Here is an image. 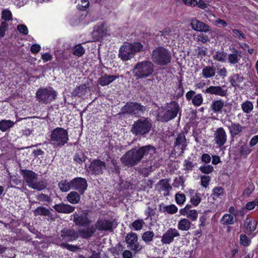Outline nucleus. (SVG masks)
Instances as JSON below:
<instances>
[{
  "label": "nucleus",
  "mask_w": 258,
  "mask_h": 258,
  "mask_svg": "<svg viewBox=\"0 0 258 258\" xmlns=\"http://www.w3.org/2000/svg\"><path fill=\"white\" fill-rule=\"evenodd\" d=\"M155 150V148L150 145L143 146L138 149L134 148L126 152L120 160L125 166L133 167L138 165L145 157L153 154Z\"/></svg>",
  "instance_id": "1"
},
{
  "label": "nucleus",
  "mask_w": 258,
  "mask_h": 258,
  "mask_svg": "<svg viewBox=\"0 0 258 258\" xmlns=\"http://www.w3.org/2000/svg\"><path fill=\"white\" fill-rule=\"evenodd\" d=\"M181 107L176 101H171L167 103L165 106H161L159 109L156 118L158 121L162 122H167L174 119L179 113V117L181 116Z\"/></svg>",
  "instance_id": "2"
},
{
  "label": "nucleus",
  "mask_w": 258,
  "mask_h": 258,
  "mask_svg": "<svg viewBox=\"0 0 258 258\" xmlns=\"http://www.w3.org/2000/svg\"><path fill=\"white\" fill-rule=\"evenodd\" d=\"M20 173L29 187L39 191L42 190L46 188V181L41 180L38 182L35 181L37 179L38 175L34 171L26 169H20Z\"/></svg>",
  "instance_id": "3"
},
{
  "label": "nucleus",
  "mask_w": 258,
  "mask_h": 258,
  "mask_svg": "<svg viewBox=\"0 0 258 258\" xmlns=\"http://www.w3.org/2000/svg\"><path fill=\"white\" fill-rule=\"evenodd\" d=\"M143 45L139 42H124L119 48L118 57L123 61L132 58L136 53L143 51Z\"/></svg>",
  "instance_id": "4"
},
{
  "label": "nucleus",
  "mask_w": 258,
  "mask_h": 258,
  "mask_svg": "<svg viewBox=\"0 0 258 258\" xmlns=\"http://www.w3.org/2000/svg\"><path fill=\"white\" fill-rule=\"evenodd\" d=\"M49 137L50 144L55 148H62L69 140L68 131L61 127L52 130Z\"/></svg>",
  "instance_id": "5"
},
{
  "label": "nucleus",
  "mask_w": 258,
  "mask_h": 258,
  "mask_svg": "<svg viewBox=\"0 0 258 258\" xmlns=\"http://www.w3.org/2000/svg\"><path fill=\"white\" fill-rule=\"evenodd\" d=\"M151 58L157 65L165 66L171 61V52L163 46H158L153 50Z\"/></svg>",
  "instance_id": "6"
},
{
  "label": "nucleus",
  "mask_w": 258,
  "mask_h": 258,
  "mask_svg": "<svg viewBox=\"0 0 258 258\" xmlns=\"http://www.w3.org/2000/svg\"><path fill=\"white\" fill-rule=\"evenodd\" d=\"M154 65L149 60H143L136 64L133 69L134 76L137 79H145L152 76Z\"/></svg>",
  "instance_id": "7"
},
{
  "label": "nucleus",
  "mask_w": 258,
  "mask_h": 258,
  "mask_svg": "<svg viewBox=\"0 0 258 258\" xmlns=\"http://www.w3.org/2000/svg\"><path fill=\"white\" fill-rule=\"evenodd\" d=\"M152 124L148 118H140L132 125L131 132L136 136H144L151 131Z\"/></svg>",
  "instance_id": "8"
},
{
  "label": "nucleus",
  "mask_w": 258,
  "mask_h": 258,
  "mask_svg": "<svg viewBox=\"0 0 258 258\" xmlns=\"http://www.w3.org/2000/svg\"><path fill=\"white\" fill-rule=\"evenodd\" d=\"M57 93L52 87H40L36 91V99L39 103L47 104L54 100Z\"/></svg>",
  "instance_id": "9"
},
{
  "label": "nucleus",
  "mask_w": 258,
  "mask_h": 258,
  "mask_svg": "<svg viewBox=\"0 0 258 258\" xmlns=\"http://www.w3.org/2000/svg\"><path fill=\"white\" fill-rule=\"evenodd\" d=\"M145 107L137 102H127L120 109L119 115H138L140 112H144Z\"/></svg>",
  "instance_id": "10"
},
{
  "label": "nucleus",
  "mask_w": 258,
  "mask_h": 258,
  "mask_svg": "<svg viewBox=\"0 0 258 258\" xmlns=\"http://www.w3.org/2000/svg\"><path fill=\"white\" fill-rule=\"evenodd\" d=\"M90 210H83L79 212H75L73 214V222L76 226L88 227L92 223V220L89 217Z\"/></svg>",
  "instance_id": "11"
},
{
  "label": "nucleus",
  "mask_w": 258,
  "mask_h": 258,
  "mask_svg": "<svg viewBox=\"0 0 258 258\" xmlns=\"http://www.w3.org/2000/svg\"><path fill=\"white\" fill-rule=\"evenodd\" d=\"M72 189L77 190L80 195H83L87 189L88 184L85 178L77 177L70 181Z\"/></svg>",
  "instance_id": "12"
},
{
  "label": "nucleus",
  "mask_w": 258,
  "mask_h": 258,
  "mask_svg": "<svg viewBox=\"0 0 258 258\" xmlns=\"http://www.w3.org/2000/svg\"><path fill=\"white\" fill-rule=\"evenodd\" d=\"M114 222V219H99L96 221L95 226L97 229L100 231L112 232L113 231Z\"/></svg>",
  "instance_id": "13"
},
{
  "label": "nucleus",
  "mask_w": 258,
  "mask_h": 258,
  "mask_svg": "<svg viewBox=\"0 0 258 258\" xmlns=\"http://www.w3.org/2000/svg\"><path fill=\"white\" fill-rule=\"evenodd\" d=\"M60 236L65 242H72L79 238V233L74 229L64 228L60 231Z\"/></svg>",
  "instance_id": "14"
},
{
  "label": "nucleus",
  "mask_w": 258,
  "mask_h": 258,
  "mask_svg": "<svg viewBox=\"0 0 258 258\" xmlns=\"http://www.w3.org/2000/svg\"><path fill=\"white\" fill-rule=\"evenodd\" d=\"M179 236L180 234L177 229L170 228L163 233L161 237V242L163 244H170L174 241L175 237Z\"/></svg>",
  "instance_id": "15"
},
{
  "label": "nucleus",
  "mask_w": 258,
  "mask_h": 258,
  "mask_svg": "<svg viewBox=\"0 0 258 258\" xmlns=\"http://www.w3.org/2000/svg\"><path fill=\"white\" fill-rule=\"evenodd\" d=\"M89 170L95 175L102 174L106 168V164L99 159H94L89 166Z\"/></svg>",
  "instance_id": "16"
},
{
  "label": "nucleus",
  "mask_w": 258,
  "mask_h": 258,
  "mask_svg": "<svg viewBox=\"0 0 258 258\" xmlns=\"http://www.w3.org/2000/svg\"><path fill=\"white\" fill-rule=\"evenodd\" d=\"M187 101L191 100L192 104L196 107L201 106L203 102V97L201 94H196V92L193 90L188 91L185 94Z\"/></svg>",
  "instance_id": "17"
},
{
  "label": "nucleus",
  "mask_w": 258,
  "mask_h": 258,
  "mask_svg": "<svg viewBox=\"0 0 258 258\" xmlns=\"http://www.w3.org/2000/svg\"><path fill=\"white\" fill-rule=\"evenodd\" d=\"M215 144L219 147L224 146L227 141V135L222 127L218 128L214 133Z\"/></svg>",
  "instance_id": "18"
},
{
  "label": "nucleus",
  "mask_w": 258,
  "mask_h": 258,
  "mask_svg": "<svg viewBox=\"0 0 258 258\" xmlns=\"http://www.w3.org/2000/svg\"><path fill=\"white\" fill-rule=\"evenodd\" d=\"M203 92L206 94L215 95L221 97H225L227 95V89L224 90L220 86H210L207 87Z\"/></svg>",
  "instance_id": "19"
},
{
  "label": "nucleus",
  "mask_w": 258,
  "mask_h": 258,
  "mask_svg": "<svg viewBox=\"0 0 258 258\" xmlns=\"http://www.w3.org/2000/svg\"><path fill=\"white\" fill-rule=\"evenodd\" d=\"M125 241L132 250L135 251L138 250V235L136 233L132 232L128 233L125 237Z\"/></svg>",
  "instance_id": "20"
},
{
  "label": "nucleus",
  "mask_w": 258,
  "mask_h": 258,
  "mask_svg": "<svg viewBox=\"0 0 258 258\" xmlns=\"http://www.w3.org/2000/svg\"><path fill=\"white\" fill-rule=\"evenodd\" d=\"M257 225V222L255 220L247 217L244 222L243 231L248 235H251L255 230Z\"/></svg>",
  "instance_id": "21"
},
{
  "label": "nucleus",
  "mask_w": 258,
  "mask_h": 258,
  "mask_svg": "<svg viewBox=\"0 0 258 258\" xmlns=\"http://www.w3.org/2000/svg\"><path fill=\"white\" fill-rule=\"evenodd\" d=\"M225 106V102L221 99L213 101L211 104V108L213 112L217 114L222 113L223 112L227 113L226 110L224 109Z\"/></svg>",
  "instance_id": "22"
},
{
  "label": "nucleus",
  "mask_w": 258,
  "mask_h": 258,
  "mask_svg": "<svg viewBox=\"0 0 258 258\" xmlns=\"http://www.w3.org/2000/svg\"><path fill=\"white\" fill-rule=\"evenodd\" d=\"M190 25L192 28L197 31L207 32L211 30L208 25L196 19L191 20Z\"/></svg>",
  "instance_id": "23"
},
{
  "label": "nucleus",
  "mask_w": 258,
  "mask_h": 258,
  "mask_svg": "<svg viewBox=\"0 0 258 258\" xmlns=\"http://www.w3.org/2000/svg\"><path fill=\"white\" fill-rule=\"evenodd\" d=\"M232 53L227 55L228 62L231 65H235L238 63L241 57V51L235 48L232 47L230 49Z\"/></svg>",
  "instance_id": "24"
},
{
  "label": "nucleus",
  "mask_w": 258,
  "mask_h": 258,
  "mask_svg": "<svg viewBox=\"0 0 258 258\" xmlns=\"http://www.w3.org/2000/svg\"><path fill=\"white\" fill-rule=\"evenodd\" d=\"M53 208L59 213L70 214L75 210L74 206L63 203L55 204L53 206Z\"/></svg>",
  "instance_id": "25"
},
{
  "label": "nucleus",
  "mask_w": 258,
  "mask_h": 258,
  "mask_svg": "<svg viewBox=\"0 0 258 258\" xmlns=\"http://www.w3.org/2000/svg\"><path fill=\"white\" fill-rule=\"evenodd\" d=\"M118 78V76L105 74L99 78L98 82L101 86H105L109 85Z\"/></svg>",
  "instance_id": "26"
},
{
  "label": "nucleus",
  "mask_w": 258,
  "mask_h": 258,
  "mask_svg": "<svg viewBox=\"0 0 258 258\" xmlns=\"http://www.w3.org/2000/svg\"><path fill=\"white\" fill-rule=\"evenodd\" d=\"M187 146L186 138L183 134H178L174 142V146L177 147L178 149L181 150V153H183Z\"/></svg>",
  "instance_id": "27"
},
{
  "label": "nucleus",
  "mask_w": 258,
  "mask_h": 258,
  "mask_svg": "<svg viewBox=\"0 0 258 258\" xmlns=\"http://www.w3.org/2000/svg\"><path fill=\"white\" fill-rule=\"evenodd\" d=\"M92 35L97 41L102 39L106 35V31L104 29V25L101 24L99 26H95L92 32Z\"/></svg>",
  "instance_id": "28"
},
{
  "label": "nucleus",
  "mask_w": 258,
  "mask_h": 258,
  "mask_svg": "<svg viewBox=\"0 0 258 258\" xmlns=\"http://www.w3.org/2000/svg\"><path fill=\"white\" fill-rule=\"evenodd\" d=\"M243 80V77L238 74H233L228 78V81L231 85L235 88L239 87V84L242 83Z\"/></svg>",
  "instance_id": "29"
},
{
  "label": "nucleus",
  "mask_w": 258,
  "mask_h": 258,
  "mask_svg": "<svg viewBox=\"0 0 258 258\" xmlns=\"http://www.w3.org/2000/svg\"><path fill=\"white\" fill-rule=\"evenodd\" d=\"M237 221V218H235L233 215L230 214H224L221 220V223L223 225H233Z\"/></svg>",
  "instance_id": "30"
},
{
  "label": "nucleus",
  "mask_w": 258,
  "mask_h": 258,
  "mask_svg": "<svg viewBox=\"0 0 258 258\" xmlns=\"http://www.w3.org/2000/svg\"><path fill=\"white\" fill-rule=\"evenodd\" d=\"M95 229L91 226L90 227H88L86 229H82L79 231V234H80V236L84 239H88L92 236L93 234L95 232Z\"/></svg>",
  "instance_id": "31"
},
{
  "label": "nucleus",
  "mask_w": 258,
  "mask_h": 258,
  "mask_svg": "<svg viewBox=\"0 0 258 258\" xmlns=\"http://www.w3.org/2000/svg\"><path fill=\"white\" fill-rule=\"evenodd\" d=\"M80 195L76 191H71L67 196L68 201L72 204H78L80 202Z\"/></svg>",
  "instance_id": "32"
},
{
  "label": "nucleus",
  "mask_w": 258,
  "mask_h": 258,
  "mask_svg": "<svg viewBox=\"0 0 258 258\" xmlns=\"http://www.w3.org/2000/svg\"><path fill=\"white\" fill-rule=\"evenodd\" d=\"M202 75L206 79L212 78L215 75V69L213 67L206 66L203 69Z\"/></svg>",
  "instance_id": "33"
},
{
  "label": "nucleus",
  "mask_w": 258,
  "mask_h": 258,
  "mask_svg": "<svg viewBox=\"0 0 258 258\" xmlns=\"http://www.w3.org/2000/svg\"><path fill=\"white\" fill-rule=\"evenodd\" d=\"M229 128L230 133L233 137L238 135L242 131V126L239 123L232 122Z\"/></svg>",
  "instance_id": "34"
},
{
  "label": "nucleus",
  "mask_w": 258,
  "mask_h": 258,
  "mask_svg": "<svg viewBox=\"0 0 258 258\" xmlns=\"http://www.w3.org/2000/svg\"><path fill=\"white\" fill-rule=\"evenodd\" d=\"M214 60L224 62H225L227 58V54L224 51L223 49L221 50L217 51L213 56Z\"/></svg>",
  "instance_id": "35"
},
{
  "label": "nucleus",
  "mask_w": 258,
  "mask_h": 258,
  "mask_svg": "<svg viewBox=\"0 0 258 258\" xmlns=\"http://www.w3.org/2000/svg\"><path fill=\"white\" fill-rule=\"evenodd\" d=\"M169 180L168 179L164 178L160 180L158 182V184L161 185V189L167 192L166 194H164V196H168L169 190L172 189V187L169 184Z\"/></svg>",
  "instance_id": "36"
},
{
  "label": "nucleus",
  "mask_w": 258,
  "mask_h": 258,
  "mask_svg": "<svg viewBox=\"0 0 258 258\" xmlns=\"http://www.w3.org/2000/svg\"><path fill=\"white\" fill-rule=\"evenodd\" d=\"M190 222L188 219L183 218L179 221L177 227L180 230L187 231L190 229Z\"/></svg>",
  "instance_id": "37"
},
{
  "label": "nucleus",
  "mask_w": 258,
  "mask_h": 258,
  "mask_svg": "<svg viewBox=\"0 0 258 258\" xmlns=\"http://www.w3.org/2000/svg\"><path fill=\"white\" fill-rule=\"evenodd\" d=\"M34 215L35 216H49L51 214L50 212L48 209L43 206L37 207L33 211Z\"/></svg>",
  "instance_id": "38"
},
{
  "label": "nucleus",
  "mask_w": 258,
  "mask_h": 258,
  "mask_svg": "<svg viewBox=\"0 0 258 258\" xmlns=\"http://www.w3.org/2000/svg\"><path fill=\"white\" fill-rule=\"evenodd\" d=\"M163 204H162V205ZM159 210L160 212H167L169 214H175L177 211L178 208L177 207L173 204L170 205L169 206H166L163 207V209L162 210L161 209V204L159 206Z\"/></svg>",
  "instance_id": "39"
},
{
  "label": "nucleus",
  "mask_w": 258,
  "mask_h": 258,
  "mask_svg": "<svg viewBox=\"0 0 258 258\" xmlns=\"http://www.w3.org/2000/svg\"><path fill=\"white\" fill-rule=\"evenodd\" d=\"M58 187L60 190L63 192H67L72 189V184L70 181L67 179L62 180L58 183Z\"/></svg>",
  "instance_id": "40"
},
{
  "label": "nucleus",
  "mask_w": 258,
  "mask_h": 258,
  "mask_svg": "<svg viewBox=\"0 0 258 258\" xmlns=\"http://www.w3.org/2000/svg\"><path fill=\"white\" fill-rule=\"evenodd\" d=\"M144 224L145 222L143 219H137L129 227L131 229H133L136 231H139L143 228Z\"/></svg>",
  "instance_id": "41"
},
{
  "label": "nucleus",
  "mask_w": 258,
  "mask_h": 258,
  "mask_svg": "<svg viewBox=\"0 0 258 258\" xmlns=\"http://www.w3.org/2000/svg\"><path fill=\"white\" fill-rule=\"evenodd\" d=\"M14 124L13 121L10 120H2L0 121V130L3 132L12 127Z\"/></svg>",
  "instance_id": "42"
},
{
  "label": "nucleus",
  "mask_w": 258,
  "mask_h": 258,
  "mask_svg": "<svg viewBox=\"0 0 258 258\" xmlns=\"http://www.w3.org/2000/svg\"><path fill=\"white\" fill-rule=\"evenodd\" d=\"M72 52L74 55L81 57L85 53V49L82 44H78L73 48Z\"/></svg>",
  "instance_id": "43"
},
{
  "label": "nucleus",
  "mask_w": 258,
  "mask_h": 258,
  "mask_svg": "<svg viewBox=\"0 0 258 258\" xmlns=\"http://www.w3.org/2000/svg\"><path fill=\"white\" fill-rule=\"evenodd\" d=\"M155 234L152 231H147L142 235V240L146 243H150L153 241Z\"/></svg>",
  "instance_id": "44"
},
{
  "label": "nucleus",
  "mask_w": 258,
  "mask_h": 258,
  "mask_svg": "<svg viewBox=\"0 0 258 258\" xmlns=\"http://www.w3.org/2000/svg\"><path fill=\"white\" fill-rule=\"evenodd\" d=\"M86 90V85H80L75 88L72 92V96H82L85 95Z\"/></svg>",
  "instance_id": "45"
},
{
  "label": "nucleus",
  "mask_w": 258,
  "mask_h": 258,
  "mask_svg": "<svg viewBox=\"0 0 258 258\" xmlns=\"http://www.w3.org/2000/svg\"><path fill=\"white\" fill-rule=\"evenodd\" d=\"M242 111L246 113H250L253 109L252 103L250 101H246L241 104Z\"/></svg>",
  "instance_id": "46"
},
{
  "label": "nucleus",
  "mask_w": 258,
  "mask_h": 258,
  "mask_svg": "<svg viewBox=\"0 0 258 258\" xmlns=\"http://www.w3.org/2000/svg\"><path fill=\"white\" fill-rule=\"evenodd\" d=\"M86 160L84 153L83 152H78L75 153L74 156V161L77 163L82 164Z\"/></svg>",
  "instance_id": "47"
},
{
  "label": "nucleus",
  "mask_w": 258,
  "mask_h": 258,
  "mask_svg": "<svg viewBox=\"0 0 258 258\" xmlns=\"http://www.w3.org/2000/svg\"><path fill=\"white\" fill-rule=\"evenodd\" d=\"M36 199L39 202L43 203L46 202L48 204L52 202V199L51 197L43 193L38 194L36 196Z\"/></svg>",
  "instance_id": "48"
},
{
  "label": "nucleus",
  "mask_w": 258,
  "mask_h": 258,
  "mask_svg": "<svg viewBox=\"0 0 258 258\" xmlns=\"http://www.w3.org/2000/svg\"><path fill=\"white\" fill-rule=\"evenodd\" d=\"M59 246L62 248L67 249V250L72 252H75L79 248L77 245L70 244L67 242H62L59 244Z\"/></svg>",
  "instance_id": "49"
},
{
  "label": "nucleus",
  "mask_w": 258,
  "mask_h": 258,
  "mask_svg": "<svg viewBox=\"0 0 258 258\" xmlns=\"http://www.w3.org/2000/svg\"><path fill=\"white\" fill-rule=\"evenodd\" d=\"M201 200L202 199L200 197L199 194L197 192L195 193V194L190 198V202L194 207L198 206L201 203Z\"/></svg>",
  "instance_id": "50"
},
{
  "label": "nucleus",
  "mask_w": 258,
  "mask_h": 258,
  "mask_svg": "<svg viewBox=\"0 0 258 258\" xmlns=\"http://www.w3.org/2000/svg\"><path fill=\"white\" fill-rule=\"evenodd\" d=\"M207 48L202 46H198V47L195 50V52L198 57H203L207 55Z\"/></svg>",
  "instance_id": "51"
},
{
  "label": "nucleus",
  "mask_w": 258,
  "mask_h": 258,
  "mask_svg": "<svg viewBox=\"0 0 258 258\" xmlns=\"http://www.w3.org/2000/svg\"><path fill=\"white\" fill-rule=\"evenodd\" d=\"M231 33L233 34V36L239 40L243 39H245L246 38L245 35L243 33V32L239 29H231Z\"/></svg>",
  "instance_id": "52"
},
{
  "label": "nucleus",
  "mask_w": 258,
  "mask_h": 258,
  "mask_svg": "<svg viewBox=\"0 0 258 258\" xmlns=\"http://www.w3.org/2000/svg\"><path fill=\"white\" fill-rule=\"evenodd\" d=\"M224 192V188L221 186H216L213 189L212 196L213 198H220L223 196Z\"/></svg>",
  "instance_id": "53"
},
{
  "label": "nucleus",
  "mask_w": 258,
  "mask_h": 258,
  "mask_svg": "<svg viewBox=\"0 0 258 258\" xmlns=\"http://www.w3.org/2000/svg\"><path fill=\"white\" fill-rule=\"evenodd\" d=\"M88 0H78L77 7L81 11H85L89 6Z\"/></svg>",
  "instance_id": "54"
},
{
  "label": "nucleus",
  "mask_w": 258,
  "mask_h": 258,
  "mask_svg": "<svg viewBox=\"0 0 258 258\" xmlns=\"http://www.w3.org/2000/svg\"><path fill=\"white\" fill-rule=\"evenodd\" d=\"M2 19L5 21H9L12 19V13L9 10L6 9L2 11Z\"/></svg>",
  "instance_id": "55"
},
{
  "label": "nucleus",
  "mask_w": 258,
  "mask_h": 258,
  "mask_svg": "<svg viewBox=\"0 0 258 258\" xmlns=\"http://www.w3.org/2000/svg\"><path fill=\"white\" fill-rule=\"evenodd\" d=\"M175 199L177 204L181 205L185 202L186 197L183 194L177 193L175 196Z\"/></svg>",
  "instance_id": "56"
},
{
  "label": "nucleus",
  "mask_w": 258,
  "mask_h": 258,
  "mask_svg": "<svg viewBox=\"0 0 258 258\" xmlns=\"http://www.w3.org/2000/svg\"><path fill=\"white\" fill-rule=\"evenodd\" d=\"M196 40L198 42H201L203 43H206L210 41L209 36L204 33L198 34L197 35Z\"/></svg>",
  "instance_id": "57"
},
{
  "label": "nucleus",
  "mask_w": 258,
  "mask_h": 258,
  "mask_svg": "<svg viewBox=\"0 0 258 258\" xmlns=\"http://www.w3.org/2000/svg\"><path fill=\"white\" fill-rule=\"evenodd\" d=\"M199 169L203 173L209 174L213 171L214 167L211 165H208L205 166H201Z\"/></svg>",
  "instance_id": "58"
},
{
  "label": "nucleus",
  "mask_w": 258,
  "mask_h": 258,
  "mask_svg": "<svg viewBox=\"0 0 258 258\" xmlns=\"http://www.w3.org/2000/svg\"><path fill=\"white\" fill-rule=\"evenodd\" d=\"M239 242L240 244L242 245H243L244 246H248L250 245L251 240L247 238V236L245 234H242L240 235Z\"/></svg>",
  "instance_id": "59"
},
{
  "label": "nucleus",
  "mask_w": 258,
  "mask_h": 258,
  "mask_svg": "<svg viewBox=\"0 0 258 258\" xmlns=\"http://www.w3.org/2000/svg\"><path fill=\"white\" fill-rule=\"evenodd\" d=\"M198 216V213L196 210H189L188 212L186 217L191 221H196Z\"/></svg>",
  "instance_id": "60"
},
{
  "label": "nucleus",
  "mask_w": 258,
  "mask_h": 258,
  "mask_svg": "<svg viewBox=\"0 0 258 258\" xmlns=\"http://www.w3.org/2000/svg\"><path fill=\"white\" fill-rule=\"evenodd\" d=\"M159 33L160 34H159L158 36H160L161 38L163 37L164 38L168 39L170 36L171 29L168 27H166L162 31H160Z\"/></svg>",
  "instance_id": "61"
},
{
  "label": "nucleus",
  "mask_w": 258,
  "mask_h": 258,
  "mask_svg": "<svg viewBox=\"0 0 258 258\" xmlns=\"http://www.w3.org/2000/svg\"><path fill=\"white\" fill-rule=\"evenodd\" d=\"M201 179V185L206 188L209 184L211 177L209 175H202Z\"/></svg>",
  "instance_id": "62"
},
{
  "label": "nucleus",
  "mask_w": 258,
  "mask_h": 258,
  "mask_svg": "<svg viewBox=\"0 0 258 258\" xmlns=\"http://www.w3.org/2000/svg\"><path fill=\"white\" fill-rule=\"evenodd\" d=\"M18 31L23 35H27L28 33V29L24 24L18 25L17 27Z\"/></svg>",
  "instance_id": "63"
},
{
  "label": "nucleus",
  "mask_w": 258,
  "mask_h": 258,
  "mask_svg": "<svg viewBox=\"0 0 258 258\" xmlns=\"http://www.w3.org/2000/svg\"><path fill=\"white\" fill-rule=\"evenodd\" d=\"M184 170L185 171H191L193 169L194 167V165L193 164L191 161L185 160L184 161Z\"/></svg>",
  "instance_id": "64"
}]
</instances>
